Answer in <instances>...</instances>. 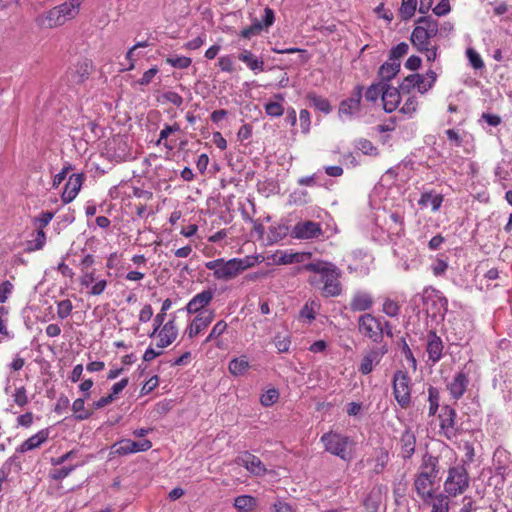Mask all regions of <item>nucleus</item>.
<instances>
[{
  "label": "nucleus",
  "mask_w": 512,
  "mask_h": 512,
  "mask_svg": "<svg viewBox=\"0 0 512 512\" xmlns=\"http://www.w3.org/2000/svg\"><path fill=\"white\" fill-rule=\"evenodd\" d=\"M54 213L46 211L42 212L38 217L34 219L35 224H38L39 229L46 227L50 221L53 219Z\"/></svg>",
  "instance_id": "obj_64"
},
{
  "label": "nucleus",
  "mask_w": 512,
  "mask_h": 512,
  "mask_svg": "<svg viewBox=\"0 0 512 512\" xmlns=\"http://www.w3.org/2000/svg\"><path fill=\"white\" fill-rule=\"evenodd\" d=\"M227 327H228V325H227V323L224 320L218 321L213 326L212 330L210 331L209 335L205 339L204 343L205 344L210 343L213 340H215L218 337H220L226 331Z\"/></svg>",
  "instance_id": "obj_42"
},
{
  "label": "nucleus",
  "mask_w": 512,
  "mask_h": 512,
  "mask_svg": "<svg viewBox=\"0 0 512 512\" xmlns=\"http://www.w3.org/2000/svg\"><path fill=\"white\" fill-rule=\"evenodd\" d=\"M262 30V23L255 18L249 27L241 31L240 35L245 39H250L252 36L260 34Z\"/></svg>",
  "instance_id": "obj_50"
},
{
  "label": "nucleus",
  "mask_w": 512,
  "mask_h": 512,
  "mask_svg": "<svg viewBox=\"0 0 512 512\" xmlns=\"http://www.w3.org/2000/svg\"><path fill=\"white\" fill-rule=\"evenodd\" d=\"M302 269L313 273L308 277L307 282L316 288L321 289L323 297H337L342 293L340 278L342 271L333 263L317 260L303 265Z\"/></svg>",
  "instance_id": "obj_1"
},
{
  "label": "nucleus",
  "mask_w": 512,
  "mask_h": 512,
  "mask_svg": "<svg viewBox=\"0 0 512 512\" xmlns=\"http://www.w3.org/2000/svg\"><path fill=\"white\" fill-rule=\"evenodd\" d=\"M417 107H418L417 98L415 96H410L404 102L403 106L400 109V112L411 117L416 112Z\"/></svg>",
  "instance_id": "obj_53"
},
{
  "label": "nucleus",
  "mask_w": 512,
  "mask_h": 512,
  "mask_svg": "<svg viewBox=\"0 0 512 512\" xmlns=\"http://www.w3.org/2000/svg\"><path fill=\"white\" fill-rule=\"evenodd\" d=\"M13 401L19 407H24L28 404V396L24 386L17 387L12 394Z\"/></svg>",
  "instance_id": "obj_52"
},
{
  "label": "nucleus",
  "mask_w": 512,
  "mask_h": 512,
  "mask_svg": "<svg viewBox=\"0 0 512 512\" xmlns=\"http://www.w3.org/2000/svg\"><path fill=\"white\" fill-rule=\"evenodd\" d=\"M402 94L400 86L395 88L385 83V88L382 91V101L385 112L391 113L398 108Z\"/></svg>",
  "instance_id": "obj_19"
},
{
  "label": "nucleus",
  "mask_w": 512,
  "mask_h": 512,
  "mask_svg": "<svg viewBox=\"0 0 512 512\" xmlns=\"http://www.w3.org/2000/svg\"><path fill=\"white\" fill-rule=\"evenodd\" d=\"M306 254L304 253H283L280 257L278 262L280 264H292V263H299L304 260V257ZM307 256H310V253L307 254Z\"/></svg>",
  "instance_id": "obj_49"
},
{
  "label": "nucleus",
  "mask_w": 512,
  "mask_h": 512,
  "mask_svg": "<svg viewBox=\"0 0 512 512\" xmlns=\"http://www.w3.org/2000/svg\"><path fill=\"white\" fill-rule=\"evenodd\" d=\"M317 308H319V304L316 301H308L300 310V316L302 318L308 319L309 321H312L315 319V313Z\"/></svg>",
  "instance_id": "obj_46"
},
{
  "label": "nucleus",
  "mask_w": 512,
  "mask_h": 512,
  "mask_svg": "<svg viewBox=\"0 0 512 512\" xmlns=\"http://www.w3.org/2000/svg\"><path fill=\"white\" fill-rule=\"evenodd\" d=\"M165 317H166V313L160 311L155 316V318L153 320V329L152 330H145V329H143V331L141 332L140 327H135V328H133L134 331H135V334H138L139 336L148 335L150 337H153L154 335L157 334V332L161 328V326H163V322L165 320Z\"/></svg>",
  "instance_id": "obj_34"
},
{
  "label": "nucleus",
  "mask_w": 512,
  "mask_h": 512,
  "mask_svg": "<svg viewBox=\"0 0 512 512\" xmlns=\"http://www.w3.org/2000/svg\"><path fill=\"white\" fill-rule=\"evenodd\" d=\"M466 56L469 60L470 65L475 70H480V69L484 68V66H485L484 62H483L480 54L474 48H468L466 50Z\"/></svg>",
  "instance_id": "obj_45"
},
{
  "label": "nucleus",
  "mask_w": 512,
  "mask_h": 512,
  "mask_svg": "<svg viewBox=\"0 0 512 512\" xmlns=\"http://www.w3.org/2000/svg\"><path fill=\"white\" fill-rule=\"evenodd\" d=\"M401 64L400 62L390 61L389 59L384 62L378 71V76L380 78L379 82L387 83L392 80L400 71Z\"/></svg>",
  "instance_id": "obj_31"
},
{
  "label": "nucleus",
  "mask_w": 512,
  "mask_h": 512,
  "mask_svg": "<svg viewBox=\"0 0 512 512\" xmlns=\"http://www.w3.org/2000/svg\"><path fill=\"white\" fill-rule=\"evenodd\" d=\"M158 342L157 347L165 348L169 346L177 337L178 329L175 325V316L166 322L161 329L157 332Z\"/></svg>",
  "instance_id": "obj_24"
},
{
  "label": "nucleus",
  "mask_w": 512,
  "mask_h": 512,
  "mask_svg": "<svg viewBox=\"0 0 512 512\" xmlns=\"http://www.w3.org/2000/svg\"><path fill=\"white\" fill-rule=\"evenodd\" d=\"M416 7H417V0H402V4H401V8H400V13H401L402 19L407 20V19L411 18L416 11Z\"/></svg>",
  "instance_id": "obj_41"
},
{
  "label": "nucleus",
  "mask_w": 512,
  "mask_h": 512,
  "mask_svg": "<svg viewBox=\"0 0 512 512\" xmlns=\"http://www.w3.org/2000/svg\"><path fill=\"white\" fill-rule=\"evenodd\" d=\"M385 88V83L378 82L370 85L364 94L366 101L374 103L378 100V98L382 97V91Z\"/></svg>",
  "instance_id": "obj_36"
},
{
  "label": "nucleus",
  "mask_w": 512,
  "mask_h": 512,
  "mask_svg": "<svg viewBox=\"0 0 512 512\" xmlns=\"http://www.w3.org/2000/svg\"><path fill=\"white\" fill-rule=\"evenodd\" d=\"M257 263V257L246 256L244 258H232L225 260L218 258L205 263L208 270L213 271V277L220 281H229L236 278L240 273L253 267Z\"/></svg>",
  "instance_id": "obj_2"
},
{
  "label": "nucleus",
  "mask_w": 512,
  "mask_h": 512,
  "mask_svg": "<svg viewBox=\"0 0 512 512\" xmlns=\"http://www.w3.org/2000/svg\"><path fill=\"white\" fill-rule=\"evenodd\" d=\"M439 33L438 21L432 16H423L417 20L410 41L416 50L433 46L432 39Z\"/></svg>",
  "instance_id": "obj_4"
},
{
  "label": "nucleus",
  "mask_w": 512,
  "mask_h": 512,
  "mask_svg": "<svg viewBox=\"0 0 512 512\" xmlns=\"http://www.w3.org/2000/svg\"><path fill=\"white\" fill-rule=\"evenodd\" d=\"M191 58L186 56H170L166 59V63L174 68L186 69L191 65Z\"/></svg>",
  "instance_id": "obj_44"
},
{
  "label": "nucleus",
  "mask_w": 512,
  "mask_h": 512,
  "mask_svg": "<svg viewBox=\"0 0 512 512\" xmlns=\"http://www.w3.org/2000/svg\"><path fill=\"white\" fill-rule=\"evenodd\" d=\"M388 460H389L388 451L384 448L379 449L376 459H375L374 472L376 474L382 473L388 463Z\"/></svg>",
  "instance_id": "obj_40"
},
{
  "label": "nucleus",
  "mask_w": 512,
  "mask_h": 512,
  "mask_svg": "<svg viewBox=\"0 0 512 512\" xmlns=\"http://www.w3.org/2000/svg\"><path fill=\"white\" fill-rule=\"evenodd\" d=\"M130 440V453L147 451L152 447V443L148 439L136 438Z\"/></svg>",
  "instance_id": "obj_47"
},
{
  "label": "nucleus",
  "mask_w": 512,
  "mask_h": 512,
  "mask_svg": "<svg viewBox=\"0 0 512 512\" xmlns=\"http://www.w3.org/2000/svg\"><path fill=\"white\" fill-rule=\"evenodd\" d=\"M228 368L231 374L242 375L249 368V362L245 357L234 358L229 362Z\"/></svg>",
  "instance_id": "obj_35"
},
{
  "label": "nucleus",
  "mask_w": 512,
  "mask_h": 512,
  "mask_svg": "<svg viewBox=\"0 0 512 512\" xmlns=\"http://www.w3.org/2000/svg\"><path fill=\"white\" fill-rule=\"evenodd\" d=\"M439 391L436 387L428 388L429 416H434L439 408Z\"/></svg>",
  "instance_id": "obj_39"
},
{
  "label": "nucleus",
  "mask_w": 512,
  "mask_h": 512,
  "mask_svg": "<svg viewBox=\"0 0 512 512\" xmlns=\"http://www.w3.org/2000/svg\"><path fill=\"white\" fill-rule=\"evenodd\" d=\"M218 67L223 72L232 73L234 71L232 57L230 55L221 56L218 59Z\"/></svg>",
  "instance_id": "obj_59"
},
{
  "label": "nucleus",
  "mask_w": 512,
  "mask_h": 512,
  "mask_svg": "<svg viewBox=\"0 0 512 512\" xmlns=\"http://www.w3.org/2000/svg\"><path fill=\"white\" fill-rule=\"evenodd\" d=\"M382 311L389 317H396L399 314L400 306L397 302L386 299L383 303Z\"/></svg>",
  "instance_id": "obj_54"
},
{
  "label": "nucleus",
  "mask_w": 512,
  "mask_h": 512,
  "mask_svg": "<svg viewBox=\"0 0 512 512\" xmlns=\"http://www.w3.org/2000/svg\"><path fill=\"white\" fill-rule=\"evenodd\" d=\"M49 436V431L47 429H42L38 433L32 435L27 440H25L18 448L17 451L20 453H25L30 450L36 449L41 446L45 441H47Z\"/></svg>",
  "instance_id": "obj_28"
},
{
  "label": "nucleus",
  "mask_w": 512,
  "mask_h": 512,
  "mask_svg": "<svg viewBox=\"0 0 512 512\" xmlns=\"http://www.w3.org/2000/svg\"><path fill=\"white\" fill-rule=\"evenodd\" d=\"M409 46L406 42H401L390 50L389 60L400 62V58L408 53Z\"/></svg>",
  "instance_id": "obj_43"
},
{
  "label": "nucleus",
  "mask_w": 512,
  "mask_h": 512,
  "mask_svg": "<svg viewBox=\"0 0 512 512\" xmlns=\"http://www.w3.org/2000/svg\"><path fill=\"white\" fill-rule=\"evenodd\" d=\"M443 203V195L435 191H425L418 200V205L422 208L431 207L432 212H437Z\"/></svg>",
  "instance_id": "obj_29"
},
{
  "label": "nucleus",
  "mask_w": 512,
  "mask_h": 512,
  "mask_svg": "<svg viewBox=\"0 0 512 512\" xmlns=\"http://www.w3.org/2000/svg\"><path fill=\"white\" fill-rule=\"evenodd\" d=\"M432 502V512H448V503L445 501L444 497L441 495L440 497H435Z\"/></svg>",
  "instance_id": "obj_60"
},
{
  "label": "nucleus",
  "mask_w": 512,
  "mask_h": 512,
  "mask_svg": "<svg viewBox=\"0 0 512 512\" xmlns=\"http://www.w3.org/2000/svg\"><path fill=\"white\" fill-rule=\"evenodd\" d=\"M357 148L365 155H377V148L368 139H360L357 142Z\"/></svg>",
  "instance_id": "obj_55"
},
{
  "label": "nucleus",
  "mask_w": 512,
  "mask_h": 512,
  "mask_svg": "<svg viewBox=\"0 0 512 512\" xmlns=\"http://www.w3.org/2000/svg\"><path fill=\"white\" fill-rule=\"evenodd\" d=\"M87 396H84L83 398H78L74 400L72 404V411L74 413L75 419L77 420H85L88 419L92 412L85 408V399Z\"/></svg>",
  "instance_id": "obj_33"
},
{
  "label": "nucleus",
  "mask_w": 512,
  "mask_h": 512,
  "mask_svg": "<svg viewBox=\"0 0 512 512\" xmlns=\"http://www.w3.org/2000/svg\"><path fill=\"white\" fill-rule=\"evenodd\" d=\"M256 504L255 498L249 495H241L235 498L234 506L239 511H249Z\"/></svg>",
  "instance_id": "obj_37"
},
{
  "label": "nucleus",
  "mask_w": 512,
  "mask_h": 512,
  "mask_svg": "<svg viewBox=\"0 0 512 512\" xmlns=\"http://www.w3.org/2000/svg\"><path fill=\"white\" fill-rule=\"evenodd\" d=\"M374 304L372 293L365 290H356L350 299L348 309L351 312H365L370 310Z\"/></svg>",
  "instance_id": "obj_14"
},
{
  "label": "nucleus",
  "mask_w": 512,
  "mask_h": 512,
  "mask_svg": "<svg viewBox=\"0 0 512 512\" xmlns=\"http://www.w3.org/2000/svg\"><path fill=\"white\" fill-rule=\"evenodd\" d=\"M46 241L45 232L38 229L35 239L31 242L30 250H40L44 247Z\"/></svg>",
  "instance_id": "obj_62"
},
{
  "label": "nucleus",
  "mask_w": 512,
  "mask_h": 512,
  "mask_svg": "<svg viewBox=\"0 0 512 512\" xmlns=\"http://www.w3.org/2000/svg\"><path fill=\"white\" fill-rule=\"evenodd\" d=\"M83 0H67L53 7L36 18V23L42 28H54L64 25L74 19L80 11Z\"/></svg>",
  "instance_id": "obj_3"
},
{
  "label": "nucleus",
  "mask_w": 512,
  "mask_h": 512,
  "mask_svg": "<svg viewBox=\"0 0 512 512\" xmlns=\"http://www.w3.org/2000/svg\"><path fill=\"white\" fill-rule=\"evenodd\" d=\"M387 352L388 348L386 344L381 346H373L366 350L358 366V371L363 375L370 374L374 367L381 362L382 358Z\"/></svg>",
  "instance_id": "obj_9"
},
{
  "label": "nucleus",
  "mask_w": 512,
  "mask_h": 512,
  "mask_svg": "<svg viewBox=\"0 0 512 512\" xmlns=\"http://www.w3.org/2000/svg\"><path fill=\"white\" fill-rule=\"evenodd\" d=\"M442 410L443 414L440 415V434L446 439L451 440L459 432V429L455 427L457 413L450 406H444Z\"/></svg>",
  "instance_id": "obj_12"
},
{
  "label": "nucleus",
  "mask_w": 512,
  "mask_h": 512,
  "mask_svg": "<svg viewBox=\"0 0 512 512\" xmlns=\"http://www.w3.org/2000/svg\"><path fill=\"white\" fill-rule=\"evenodd\" d=\"M292 236L297 239H313L322 235L321 225L314 221L298 222L292 230Z\"/></svg>",
  "instance_id": "obj_15"
},
{
  "label": "nucleus",
  "mask_w": 512,
  "mask_h": 512,
  "mask_svg": "<svg viewBox=\"0 0 512 512\" xmlns=\"http://www.w3.org/2000/svg\"><path fill=\"white\" fill-rule=\"evenodd\" d=\"M214 298V292L211 289L203 290L192 297L186 305V311L189 314L200 313L207 307Z\"/></svg>",
  "instance_id": "obj_20"
},
{
  "label": "nucleus",
  "mask_w": 512,
  "mask_h": 512,
  "mask_svg": "<svg viewBox=\"0 0 512 512\" xmlns=\"http://www.w3.org/2000/svg\"><path fill=\"white\" fill-rule=\"evenodd\" d=\"M470 484L468 471L464 464L450 467L447 479L444 482V490L449 496L456 497L463 494Z\"/></svg>",
  "instance_id": "obj_5"
},
{
  "label": "nucleus",
  "mask_w": 512,
  "mask_h": 512,
  "mask_svg": "<svg viewBox=\"0 0 512 512\" xmlns=\"http://www.w3.org/2000/svg\"><path fill=\"white\" fill-rule=\"evenodd\" d=\"M469 383V371L467 370V365H464L457 373H455L452 380L447 383L446 387L450 397L454 401L460 400L466 393Z\"/></svg>",
  "instance_id": "obj_10"
},
{
  "label": "nucleus",
  "mask_w": 512,
  "mask_h": 512,
  "mask_svg": "<svg viewBox=\"0 0 512 512\" xmlns=\"http://www.w3.org/2000/svg\"><path fill=\"white\" fill-rule=\"evenodd\" d=\"M433 295H430L426 298L427 301L433 298V303L438 305L437 312L440 314H444L448 310V300L446 297H444L440 291L433 289L432 290Z\"/></svg>",
  "instance_id": "obj_38"
},
{
  "label": "nucleus",
  "mask_w": 512,
  "mask_h": 512,
  "mask_svg": "<svg viewBox=\"0 0 512 512\" xmlns=\"http://www.w3.org/2000/svg\"><path fill=\"white\" fill-rule=\"evenodd\" d=\"M274 343L278 352L285 353L289 351L291 341L288 336L281 337L280 335H276L274 338Z\"/></svg>",
  "instance_id": "obj_58"
},
{
  "label": "nucleus",
  "mask_w": 512,
  "mask_h": 512,
  "mask_svg": "<svg viewBox=\"0 0 512 512\" xmlns=\"http://www.w3.org/2000/svg\"><path fill=\"white\" fill-rule=\"evenodd\" d=\"M363 90L364 87L362 85L355 86L351 97L343 100L340 103L338 110L340 117L347 116L351 118L360 112Z\"/></svg>",
  "instance_id": "obj_11"
},
{
  "label": "nucleus",
  "mask_w": 512,
  "mask_h": 512,
  "mask_svg": "<svg viewBox=\"0 0 512 512\" xmlns=\"http://www.w3.org/2000/svg\"><path fill=\"white\" fill-rule=\"evenodd\" d=\"M279 398V392L275 388L268 389L265 393L260 396V402L263 406L269 407L277 402Z\"/></svg>",
  "instance_id": "obj_48"
},
{
  "label": "nucleus",
  "mask_w": 512,
  "mask_h": 512,
  "mask_svg": "<svg viewBox=\"0 0 512 512\" xmlns=\"http://www.w3.org/2000/svg\"><path fill=\"white\" fill-rule=\"evenodd\" d=\"M393 396L402 409L411 405L412 382L407 371L396 370L392 377Z\"/></svg>",
  "instance_id": "obj_6"
},
{
  "label": "nucleus",
  "mask_w": 512,
  "mask_h": 512,
  "mask_svg": "<svg viewBox=\"0 0 512 512\" xmlns=\"http://www.w3.org/2000/svg\"><path fill=\"white\" fill-rule=\"evenodd\" d=\"M180 130V127L177 123L174 125H165V127L160 131L159 139L157 140V145L162 144V141L167 139L168 136L174 132H177Z\"/></svg>",
  "instance_id": "obj_61"
},
{
  "label": "nucleus",
  "mask_w": 512,
  "mask_h": 512,
  "mask_svg": "<svg viewBox=\"0 0 512 512\" xmlns=\"http://www.w3.org/2000/svg\"><path fill=\"white\" fill-rule=\"evenodd\" d=\"M157 73H158V68L152 67L149 70H147L146 72H144L143 76L139 80L135 81V84H139L141 86L148 85L149 83H151V81L153 80V78L155 77V75Z\"/></svg>",
  "instance_id": "obj_63"
},
{
  "label": "nucleus",
  "mask_w": 512,
  "mask_h": 512,
  "mask_svg": "<svg viewBox=\"0 0 512 512\" xmlns=\"http://www.w3.org/2000/svg\"><path fill=\"white\" fill-rule=\"evenodd\" d=\"M436 481L429 479L426 475H417L414 479V488L418 496L425 502L430 503L434 498V485Z\"/></svg>",
  "instance_id": "obj_18"
},
{
  "label": "nucleus",
  "mask_w": 512,
  "mask_h": 512,
  "mask_svg": "<svg viewBox=\"0 0 512 512\" xmlns=\"http://www.w3.org/2000/svg\"><path fill=\"white\" fill-rule=\"evenodd\" d=\"M321 442L327 452L338 456L344 461L351 460V454L348 451V444L350 443V438L348 436L328 432L322 435Z\"/></svg>",
  "instance_id": "obj_7"
},
{
  "label": "nucleus",
  "mask_w": 512,
  "mask_h": 512,
  "mask_svg": "<svg viewBox=\"0 0 512 512\" xmlns=\"http://www.w3.org/2000/svg\"><path fill=\"white\" fill-rule=\"evenodd\" d=\"M265 112L271 117H280L284 113V108L280 102H269L265 105Z\"/></svg>",
  "instance_id": "obj_56"
},
{
  "label": "nucleus",
  "mask_w": 512,
  "mask_h": 512,
  "mask_svg": "<svg viewBox=\"0 0 512 512\" xmlns=\"http://www.w3.org/2000/svg\"><path fill=\"white\" fill-rule=\"evenodd\" d=\"M83 179V174H72L69 177L62 193V200L64 203H69L76 198L81 189Z\"/></svg>",
  "instance_id": "obj_26"
},
{
  "label": "nucleus",
  "mask_w": 512,
  "mask_h": 512,
  "mask_svg": "<svg viewBox=\"0 0 512 512\" xmlns=\"http://www.w3.org/2000/svg\"><path fill=\"white\" fill-rule=\"evenodd\" d=\"M400 456L404 460L410 459L415 453L416 436L411 428H406L399 439Z\"/></svg>",
  "instance_id": "obj_22"
},
{
  "label": "nucleus",
  "mask_w": 512,
  "mask_h": 512,
  "mask_svg": "<svg viewBox=\"0 0 512 512\" xmlns=\"http://www.w3.org/2000/svg\"><path fill=\"white\" fill-rule=\"evenodd\" d=\"M214 317L215 313L213 310L205 311L204 313L196 315L186 329L185 333L188 338L192 339L206 329L212 323Z\"/></svg>",
  "instance_id": "obj_17"
},
{
  "label": "nucleus",
  "mask_w": 512,
  "mask_h": 512,
  "mask_svg": "<svg viewBox=\"0 0 512 512\" xmlns=\"http://www.w3.org/2000/svg\"><path fill=\"white\" fill-rule=\"evenodd\" d=\"M236 463L245 467L251 474L255 476H262L266 473L267 469L263 462L257 456L245 451L238 455Z\"/></svg>",
  "instance_id": "obj_16"
},
{
  "label": "nucleus",
  "mask_w": 512,
  "mask_h": 512,
  "mask_svg": "<svg viewBox=\"0 0 512 512\" xmlns=\"http://www.w3.org/2000/svg\"><path fill=\"white\" fill-rule=\"evenodd\" d=\"M75 467L76 465L53 469L50 473V477L56 481L63 480L75 469Z\"/></svg>",
  "instance_id": "obj_57"
},
{
  "label": "nucleus",
  "mask_w": 512,
  "mask_h": 512,
  "mask_svg": "<svg viewBox=\"0 0 512 512\" xmlns=\"http://www.w3.org/2000/svg\"><path fill=\"white\" fill-rule=\"evenodd\" d=\"M444 345L441 338L436 334L435 331H429L427 335V347L426 352L428 358L434 364L440 361L443 355Z\"/></svg>",
  "instance_id": "obj_23"
},
{
  "label": "nucleus",
  "mask_w": 512,
  "mask_h": 512,
  "mask_svg": "<svg viewBox=\"0 0 512 512\" xmlns=\"http://www.w3.org/2000/svg\"><path fill=\"white\" fill-rule=\"evenodd\" d=\"M107 154L116 162H125L128 159V144L125 136H114L108 142Z\"/></svg>",
  "instance_id": "obj_13"
},
{
  "label": "nucleus",
  "mask_w": 512,
  "mask_h": 512,
  "mask_svg": "<svg viewBox=\"0 0 512 512\" xmlns=\"http://www.w3.org/2000/svg\"><path fill=\"white\" fill-rule=\"evenodd\" d=\"M238 59L245 63L247 67L254 73H260L264 71V61L261 58L255 56L250 50L243 49Z\"/></svg>",
  "instance_id": "obj_30"
},
{
  "label": "nucleus",
  "mask_w": 512,
  "mask_h": 512,
  "mask_svg": "<svg viewBox=\"0 0 512 512\" xmlns=\"http://www.w3.org/2000/svg\"><path fill=\"white\" fill-rule=\"evenodd\" d=\"M73 309L72 302L69 299L61 300L57 303V316L60 319L67 318Z\"/></svg>",
  "instance_id": "obj_51"
},
{
  "label": "nucleus",
  "mask_w": 512,
  "mask_h": 512,
  "mask_svg": "<svg viewBox=\"0 0 512 512\" xmlns=\"http://www.w3.org/2000/svg\"><path fill=\"white\" fill-rule=\"evenodd\" d=\"M400 88L403 94H409L414 88H417L421 94H424L431 89V85H426L424 75L411 74L404 78L400 84Z\"/></svg>",
  "instance_id": "obj_21"
},
{
  "label": "nucleus",
  "mask_w": 512,
  "mask_h": 512,
  "mask_svg": "<svg viewBox=\"0 0 512 512\" xmlns=\"http://www.w3.org/2000/svg\"><path fill=\"white\" fill-rule=\"evenodd\" d=\"M426 475L427 478L436 481L439 474V459L430 453H425L417 475Z\"/></svg>",
  "instance_id": "obj_25"
},
{
  "label": "nucleus",
  "mask_w": 512,
  "mask_h": 512,
  "mask_svg": "<svg viewBox=\"0 0 512 512\" xmlns=\"http://www.w3.org/2000/svg\"><path fill=\"white\" fill-rule=\"evenodd\" d=\"M307 99L311 106L315 109L328 114L331 112V105L328 99L316 95L315 93H309Z\"/></svg>",
  "instance_id": "obj_32"
},
{
  "label": "nucleus",
  "mask_w": 512,
  "mask_h": 512,
  "mask_svg": "<svg viewBox=\"0 0 512 512\" xmlns=\"http://www.w3.org/2000/svg\"><path fill=\"white\" fill-rule=\"evenodd\" d=\"M358 331L364 337L369 338L374 343H381L384 336V327L381 326V319L365 313L359 316Z\"/></svg>",
  "instance_id": "obj_8"
},
{
  "label": "nucleus",
  "mask_w": 512,
  "mask_h": 512,
  "mask_svg": "<svg viewBox=\"0 0 512 512\" xmlns=\"http://www.w3.org/2000/svg\"><path fill=\"white\" fill-rule=\"evenodd\" d=\"M91 67L92 64L87 59L78 61L77 64L68 72L70 80L74 83L84 82L90 74Z\"/></svg>",
  "instance_id": "obj_27"
}]
</instances>
